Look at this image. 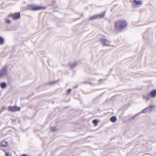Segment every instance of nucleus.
<instances>
[{
	"mask_svg": "<svg viewBox=\"0 0 156 156\" xmlns=\"http://www.w3.org/2000/svg\"><path fill=\"white\" fill-rule=\"evenodd\" d=\"M20 17V13H18L15 14H12V19L14 20H16L19 19Z\"/></svg>",
	"mask_w": 156,
	"mask_h": 156,
	"instance_id": "0eeeda50",
	"label": "nucleus"
},
{
	"mask_svg": "<svg viewBox=\"0 0 156 156\" xmlns=\"http://www.w3.org/2000/svg\"><path fill=\"white\" fill-rule=\"evenodd\" d=\"M4 41V39L2 37H0V44H3Z\"/></svg>",
	"mask_w": 156,
	"mask_h": 156,
	"instance_id": "6ab92c4d",
	"label": "nucleus"
},
{
	"mask_svg": "<svg viewBox=\"0 0 156 156\" xmlns=\"http://www.w3.org/2000/svg\"><path fill=\"white\" fill-rule=\"evenodd\" d=\"M5 156H10V154L8 152H6Z\"/></svg>",
	"mask_w": 156,
	"mask_h": 156,
	"instance_id": "4be33fe9",
	"label": "nucleus"
},
{
	"mask_svg": "<svg viewBox=\"0 0 156 156\" xmlns=\"http://www.w3.org/2000/svg\"><path fill=\"white\" fill-rule=\"evenodd\" d=\"M150 94L152 98H154L156 96V90H154L150 93Z\"/></svg>",
	"mask_w": 156,
	"mask_h": 156,
	"instance_id": "6e6552de",
	"label": "nucleus"
},
{
	"mask_svg": "<svg viewBox=\"0 0 156 156\" xmlns=\"http://www.w3.org/2000/svg\"><path fill=\"white\" fill-rule=\"evenodd\" d=\"M150 108L149 110H150V112L155 110L156 108V107L154 105H151L149 106Z\"/></svg>",
	"mask_w": 156,
	"mask_h": 156,
	"instance_id": "9b49d317",
	"label": "nucleus"
},
{
	"mask_svg": "<svg viewBox=\"0 0 156 156\" xmlns=\"http://www.w3.org/2000/svg\"><path fill=\"white\" fill-rule=\"evenodd\" d=\"M51 129L52 132H55L57 129L55 127H51Z\"/></svg>",
	"mask_w": 156,
	"mask_h": 156,
	"instance_id": "a211bd4d",
	"label": "nucleus"
},
{
	"mask_svg": "<svg viewBox=\"0 0 156 156\" xmlns=\"http://www.w3.org/2000/svg\"><path fill=\"white\" fill-rule=\"evenodd\" d=\"M7 73V69L6 67L5 66L3 67L0 71V78L2 77L5 74Z\"/></svg>",
	"mask_w": 156,
	"mask_h": 156,
	"instance_id": "423d86ee",
	"label": "nucleus"
},
{
	"mask_svg": "<svg viewBox=\"0 0 156 156\" xmlns=\"http://www.w3.org/2000/svg\"><path fill=\"white\" fill-rule=\"evenodd\" d=\"M71 91V89H69L67 90V94L68 95H69L70 94Z\"/></svg>",
	"mask_w": 156,
	"mask_h": 156,
	"instance_id": "412c9836",
	"label": "nucleus"
},
{
	"mask_svg": "<svg viewBox=\"0 0 156 156\" xmlns=\"http://www.w3.org/2000/svg\"><path fill=\"white\" fill-rule=\"evenodd\" d=\"M127 25L126 22L124 20H119L115 23L114 29L117 32H120Z\"/></svg>",
	"mask_w": 156,
	"mask_h": 156,
	"instance_id": "f257e3e1",
	"label": "nucleus"
},
{
	"mask_svg": "<svg viewBox=\"0 0 156 156\" xmlns=\"http://www.w3.org/2000/svg\"><path fill=\"white\" fill-rule=\"evenodd\" d=\"M105 12L104 11L102 13L99 14H98L93 16L90 18V20H93L97 19L98 18H103L105 15Z\"/></svg>",
	"mask_w": 156,
	"mask_h": 156,
	"instance_id": "f03ea898",
	"label": "nucleus"
},
{
	"mask_svg": "<svg viewBox=\"0 0 156 156\" xmlns=\"http://www.w3.org/2000/svg\"><path fill=\"white\" fill-rule=\"evenodd\" d=\"M101 44L104 45L106 46H111L110 44V41L104 38L101 39Z\"/></svg>",
	"mask_w": 156,
	"mask_h": 156,
	"instance_id": "20e7f679",
	"label": "nucleus"
},
{
	"mask_svg": "<svg viewBox=\"0 0 156 156\" xmlns=\"http://www.w3.org/2000/svg\"><path fill=\"white\" fill-rule=\"evenodd\" d=\"M22 156H27V155L24 154L22 155Z\"/></svg>",
	"mask_w": 156,
	"mask_h": 156,
	"instance_id": "393cba45",
	"label": "nucleus"
},
{
	"mask_svg": "<svg viewBox=\"0 0 156 156\" xmlns=\"http://www.w3.org/2000/svg\"><path fill=\"white\" fill-rule=\"evenodd\" d=\"M149 109H150V108H149V107H148L147 108H146L143 109L142 110V112H140V113H145L150 112V110H149Z\"/></svg>",
	"mask_w": 156,
	"mask_h": 156,
	"instance_id": "9d476101",
	"label": "nucleus"
},
{
	"mask_svg": "<svg viewBox=\"0 0 156 156\" xmlns=\"http://www.w3.org/2000/svg\"><path fill=\"white\" fill-rule=\"evenodd\" d=\"M99 122V120L97 119H95L93 120V123L94 124L95 126H96L98 125V123Z\"/></svg>",
	"mask_w": 156,
	"mask_h": 156,
	"instance_id": "dca6fc26",
	"label": "nucleus"
},
{
	"mask_svg": "<svg viewBox=\"0 0 156 156\" xmlns=\"http://www.w3.org/2000/svg\"><path fill=\"white\" fill-rule=\"evenodd\" d=\"M150 93L147 94V95L144 96L143 97V98L146 99L147 101H148L150 98Z\"/></svg>",
	"mask_w": 156,
	"mask_h": 156,
	"instance_id": "4468645a",
	"label": "nucleus"
},
{
	"mask_svg": "<svg viewBox=\"0 0 156 156\" xmlns=\"http://www.w3.org/2000/svg\"><path fill=\"white\" fill-rule=\"evenodd\" d=\"M110 120L113 122H115L117 120L116 118H110Z\"/></svg>",
	"mask_w": 156,
	"mask_h": 156,
	"instance_id": "f3484780",
	"label": "nucleus"
},
{
	"mask_svg": "<svg viewBox=\"0 0 156 156\" xmlns=\"http://www.w3.org/2000/svg\"><path fill=\"white\" fill-rule=\"evenodd\" d=\"M30 8L33 10H38L40 9H45V7L40 6L36 5H33L30 6Z\"/></svg>",
	"mask_w": 156,
	"mask_h": 156,
	"instance_id": "7ed1b4c3",
	"label": "nucleus"
},
{
	"mask_svg": "<svg viewBox=\"0 0 156 156\" xmlns=\"http://www.w3.org/2000/svg\"><path fill=\"white\" fill-rule=\"evenodd\" d=\"M76 62H75L74 63H69V66L72 68H73L75 67L76 66Z\"/></svg>",
	"mask_w": 156,
	"mask_h": 156,
	"instance_id": "f8f14e48",
	"label": "nucleus"
},
{
	"mask_svg": "<svg viewBox=\"0 0 156 156\" xmlns=\"http://www.w3.org/2000/svg\"><path fill=\"white\" fill-rule=\"evenodd\" d=\"M141 113L140 112L139 113H137V114H136V116H138V115L140 113Z\"/></svg>",
	"mask_w": 156,
	"mask_h": 156,
	"instance_id": "b1692460",
	"label": "nucleus"
},
{
	"mask_svg": "<svg viewBox=\"0 0 156 156\" xmlns=\"http://www.w3.org/2000/svg\"><path fill=\"white\" fill-rule=\"evenodd\" d=\"M112 117H116L115 116H113Z\"/></svg>",
	"mask_w": 156,
	"mask_h": 156,
	"instance_id": "a878e982",
	"label": "nucleus"
},
{
	"mask_svg": "<svg viewBox=\"0 0 156 156\" xmlns=\"http://www.w3.org/2000/svg\"><path fill=\"white\" fill-rule=\"evenodd\" d=\"M6 83L5 82H2L0 84V87L3 89L5 88L6 87Z\"/></svg>",
	"mask_w": 156,
	"mask_h": 156,
	"instance_id": "ddd939ff",
	"label": "nucleus"
},
{
	"mask_svg": "<svg viewBox=\"0 0 156 156\" xmlns=\"http://www.w3.org/2000/svg\"><path fill=\"white\" fill-rule=\"evenodd\" d=\"M8 17H11L12 18V14H10L8 16Z\"/></svg>",
	"mask_w": 156,
	"mask_h": 156,
	"instance_id": "5701e85b",
	"label": "nucleus"
},
{
	"mask_svg": "<svg viewBox=\"0 0 156 156\" xmlns=\"http://www.w3.org/2000/svg\"><path fill=\"white\" fill-rule=\"evenodd\" d=\"M50 83V84H52V82H51V83Z\"/></svg>",
	"mask_w": 156,
	"mask_h": 156,
	"instance_id": "bb28decb",
	"label": "nucleus"
},
{
	"mask_svg": "<svg viewBox=\"0 0 156 156\" xmlns=\"http://www.w3.org/2000/svg\"><path fill=\"white\" fill-rule=\"evenodd\" d=\"M5 22L7 23H11V21L9 19H6L5 20Z\"/></svg>",
	"mask_w": 156,
	"mask_h": 156,
	"instance_id": "aec40b11",
	"label": "nucleus"
},
{
	"mask_svg": "<svg viewBox=\"0 0 156 156\" xmlns=\"http://www.w3.org/2000/svg\"><path fill=\"white\" fill-rule=\"evenodd\" d=\"M8 145V143L6 141H4L0 143V146L3 147H6Z\"/></svg>",
	"mask_w": 156,
	"mask_h": 156,
	"instance_id": "1a4fd4ad",
	"label": "nucleus"
},
{
	"mask_svg": "<svg viewBox=\"0 0 156 156\" xmlns=\"http://www.w3.org/2000/svg\"><path fill=\"white\" fill-rule=\"evenodd\" d=\"M8 110L11 112H14L16 111H19L20 110V107H17L16 106H10L8 107Z\"/></svg>",
	"mask_w": 156,
	"mask_h": 156,
	"instance_id": "39448f33",
	"label": "nucleus"
},
{
	"mask_svg": "<svg viewBox=\"0 0 156 156\" xmlns=\"http://www.w3.org/2000/svg\"><path fill=\"white\" fill-rule=\"evenodd\" d=\"M133 1L136 5H141L142 4V2L140 0H133Z\"/></svg>",
	"mask_w": 156,
	"mask_h": 156,
	"instance_id": "2eb2a0df",
	"label": "nucleus"
}]
</instances>
